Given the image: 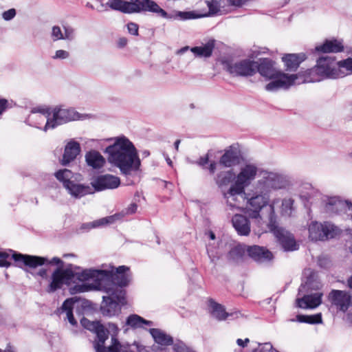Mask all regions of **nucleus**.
I'll return each instance as SVG.
<instances>
[{
  "label": "nucleus",
  "instance_id": "nucleus-1",
  "mask_svg": "<svg viewBox=\"0 0 352 352\" xmlns=\"http://www.w3.org/2000/svg\"><path fill=\"white\" fill-rule=\"evenodd\" d=\"M129 268L121 265L111 270L90 269L84 272L80 280H87L89 278L96 281L94 288L106 293L102 296L100 311L104 316L113 317L118 316L121 311V307L126 304V291L123 287L128 285L130 278L126 274Z\"/></svg>",
  "mask_w": 352,
  "mask_h": 352
},
{
  "label": "nucleus",
  "instance_id": "nucleus-2",
  "mask_svg": "<svg viewBox=\"0 0 352 352\" xmlns=\"http://www.w3.org/2000/svg\"><path fill=\"white\" fill-rule=\"evenodd\" d=\"M113 140V144L104 150L109 162L118 168L126 177L135 175L140 170L141 162L134 144L124 135Z\"/></svg>",
  "mask_w": 352,
  "mask_h": 352
},
{
  "label": "nucleus",
  "instance_id": "nucleus-3",
  "mask_svg": "<svg viewBox=\"0 0 352 352\" xmlns=\"http://www.w3.org/2000/svg\"><path fill=\"white\" fill-rule=\"evenodd\" d=\"M352 74V58L336 61L335 56H322L316 66L309 69V82H320L324 79H338Z\"/></svg>",
  "mask_w": 352,
  "mask_h": 352
},
{
  "label": "nucleus",
  "instance_id": "nucleus-4",
  "mask_svg": "<svg viewBox=\"0 0 352 352\" xmlns=\"http://www.w3.org/2000/svg\"><path fill=\"white\" fill-rule=\"evenodd\" d=\"M257 171V167L251 164H245L241 168L239 173L235 176L234 183L231 185L227 192H223V197L226 199L227 204L230 208L237 207L236 196L245 194V188L254 180Z\"/></svg>",
  "mask_w": 352,
  "mask_h": 352
},
{
  "label": "nucleus",
  "instance_id": "nucleus-5",
  "mask_svg": "<svg viewBox=\"0 0 352 352\" xmlns=\"http://www.w3.org/2000/svg\"><path fill=\"white\" fill-rule=\"evenodd\" d=\"M39 111L38 115L42 118V122H45L43 129L47 131L54 129L59 125H62L72 120H77L79 114L73 109H64L58 107L54 108L46 107V109H35L32 116H36L35 112Z\"/></svg>",
  "mask_w": 352,
  "mask_h": 352
},
{
  "label": "nucleus",
  "instance_id": "nucleus-6",
  "mask_svg": "<svg viewBox=\"0 0 352 352\" xmlns=\"http://www.w3.org/2000/svg\"><path fill=\"white\" fill-rule=\"evenodd\" d=\"M54 176L63 184L67 193L74 199H78L94 192L91 186L78 183L77 175L69 169H60L54 173Z\"/></svg>",
  "mask_w": 352,
  "mask_h": 352
},
{
  "label": "nucleus",
  "instance_id": "nucleus-7",
  "mask_svg": "<svg viewBox=\"0 0 352 352\" xmlns=\"http://www.w3.org/2000/svg\"><path fill=\"white\" fill-rule=\"evenodd\" d=\"M273 205L270 206V214H269V222L267 224L270 232L276 238L278 243L285 252L295 251L299 245L296 243L294 235L285 228L278 226Z\"/></svg>",
  "mask_w": 352,
  "mask_h": 352
},
{
  "label": "nucleus",
  "instance_id": "nucleus-8",
  "mask_svg": "<svg viewBox=\"0 0 352 352\" xmlns=\"http://www.w3.org/2000/svg\"><path fill=\"white\" fill-rule=\"evenodd\" d=\"M245 200H246L244 208L245 213L252 219L261 218L260 212L261 210L269 206L274 205V203L270 204V196L268 193L261 191L257 188L256 191L252 193H246L240 195ZM274 207V206H273Z\"/></svg>",
  "mask_w": 352,
  "mask_h": 352
},
{
  "label": "nucleus",
  "instance_id": "nucleus-9",
  "mask_svg": "<svg viewBox=\"0 0 352 352\" xmlns=\"http://www.w3.org/2000/svg\"><path fill=\"white\" fill-rule=\"evenodd\" d=\"M87 271L85 270L82 274H78L73 271V265L72 264H69L65 269L57 267L52 274L51 282L46 289L47 292L54 293L61 289L64 284H69L75 278L80 280L78 277H81V275Z\"/></svg>",
  "mask_w": 352,
  "mask_h": 352
},
{
  "label": "nucleus",
  "instance_id": "nucleus-10",
  "mask_svg": "<svg viewBox=\"0 0 352 352\" xmlns=\"http://www.w3.org/2000/svg\"><path fill=\"white\" fill-rule=\"evenodd\" d=\"M12 253V258L16 263V266L22 267V265L29 267L30 268H36L38 266H41L45 263L50 265H56L58 267L63 268V261L58 257H54L52 260L48 261L45 257L32 256L28 254H23L21 253L16 252L12 250H9Z\"/></svg>",
  "mask_w": 352,
  "mask_h": 352
},
{
  "label": "nucleus",
  "instance_id": "nucleus-11",
  "mask_svg": "<svg viewBox=\"0 0 352 352\" xmlns=\"http://www.w3.org/2000/svg\"><path fill=\"white\" fill-rule=\"evenodd\" d=\"M342 230L334 224L325 221L323 223L312 222L309 224V239L311 241H327L336 238Z\"/></svg>",
  "mask_w": 352,
  "mask_h": 352
},
{
  "label": "nucleus",
  "instance_id": "nucleus-12",
  "mask_svg": "<svg viewBox=\"0 0 352 352\" xmlns=\"http://www.w3.org/2000/svg\"><path fill=\"white\" fill-rule=\"evenodd\" d=\"M130 10L131 14L149 12L155 13L158 16L164 19H177L176 11L168 13L153 0H130Z\"/></svg>",
  "mask_w": 352,
  "mask_h": 352
},
{
  "label": "nucleus",
  "instance_id": "nucleus-13",
  "mask_svg": "<svg viewBox=\"0 0 352 352\" xmlns=\"http://www.w3.org/2000/svg\"><path fill=\"white\" fill-rule=\"evenodd\" d=\"M225 69L233 76H252L255 74L256 61L246 58L236 62L226 61Z\"/></svg>",
  "mask_w": 352,
  "mask_h": 352
},
{
  "label": "nucleus",
  "instance_id": "nucleus-14",
  "mask_svg": "<svg viewBox=\"0 0 352 352\" xmlns=\"http://www.w3.org/2000/svg\"><path fill=\"white\" fill-rule=\"evenodd\" d=\"M206 2L208 8V11L207 12L197 13L195 11H176L177 19L186 21L217 14L220 12V8L222 7L221 4L222 2H224V0H211L206 1Z\"/></svg>",
  "mask_w": 352,
  "mask_h": 352
},
{
  "label": "nucleus",
  "instance_id": "nucleus-15",
  "mask_svg": "<svg viewBox=\"0 0 352 352\" xmlns=\"http://www.w3.org/2000/svg\"><path fill=\"white\" fill-rule=\"evenodd\" d=\"M325 202L324 211L329 215L349 214L351 212L352 203L348 201L342 200L338 197H327L323 200Z\"/></svg>",
  "mask_w": 352,
  "mask_h": 352
},
{
  "label": "nucleus",
  "instance_id": "nucleus-16",
  "mask_svg": "<svg viewBox=\"0 0 352 352\" xmlns=\"http://www.w3.org/2000/svg\"><path fill=\"white\" fill-rule=\"evenodd\" d=\"M328 300L338 310L346 312L351 305V296L348 292L332 289L328 295Z\"/></svg>",
  "mask_w": 352,
  "mask_h": 352
},
{
  "label": "nucleus",
  "instance_id": "nucleus-17",
  "mask_svg": "<svg viewBox=\"0 0 352 352\" xmlns=\"http://www.w3.org/2000/svg\"><path fill=\"white\" fill-rule=\"evenodd\" d=\"M284 186L282 177L274 173H267L266 175L258 180L256 188L261 191H264L270 195L272 190L280 189Z\"/></svg>",
  "mask_w": 352,
  "mask_h": 352
},
{
  "label": "nucleus",
  "instance_id": "nucleus-18",
  "mask_svg": "<svg viewBox=\"0 0 352 352\" xmlns=\"http://www.w3.org/2000/svg\"><path fill=\"white\" fill-rule=\"evenodd\" d=\"M297 78L296 74H286L279 73L277 77L272 80L265 86V89L267 91H276L280 89H288L290 86L294 84L295 80Z\"/></svg>",
  "mask_w": 352,
  "mask_h": 352
},
{
  "label": "nucleus",
  "instance_id": "nucleus-19",
  "mask_svg": "<svg viewBox=\"0 0 352 352\" xmlns=\"http://www.w3.org/2000/svg\"><path fill=\"white\" fill-rule=\"evenodd\" d=\"M91 184L94 190L102 191L107 189L117 188L120 184V179L118 177L113 175H101L91 182Z\"/></svg>",
  "mask_w": 352,
  "mask_h": 352
},
{
  "label": "nucleus",
  "instance_id": "nucleus-20",
  "mask_svg": "<svg viewBox=\"0 0 352 352\" xmlns=\"http://www.w3.org/2000/svg\"><path fill=\"white\" fill-rule=\"evenodd\" d=\"M246 253L257 263H265L273 259V254L269 250L257 245H246Z\"/></svg>",
  "mask_w": 352,
  "mask_h": 352
},
{
  "label": "nucleus",
  "instance_id": "nucleus-21",
  "mask_svg": "<svg viewBox=\"0 0 352 352\" xmlns=\"http://www.w3.org/2000/svg\"><path fill=\"white\" fill-rule=\"evenodd\" d=\"M274 61L270 58H263L260 63L256 62L255 74L258 72L262 76L267 79H274L277 77L278 72L274 67Z\"/></svg>",
  "mask_w": 352,
  "mask_h": 352
},
{
  "label": "nucleus",
  "instance_id": "nucleus-22",
  "mask_svg": "<svg viewBox=\"0 0 352 352\" xmlns=\"http://www.w3.org/2000/svg\"><path fill=\"white\" fill-rule=\"evenodd\" d=\"M240 153L238 148L234 146H229L225 150L219 160V164L224 167H232L239 163Z\"/></svg>",
  "mask_w": 352,
  "mask_h": 352
},
{
  "label": "nucleus",
  "instance_id": "nucleus-23",
  "mask_svg": "<svg viewBox=\"0 0 352 352\" xmlns=\"http://www.w3.org/2000/svg\"><path fill=\"white\" fill-rule=\"evenodd\" d=\"M295 307L300 309H308V276L303 272L302 283L295 301Z\"/></svg>",
  "mask_w": 352,
  "mask_h": 352
},
{
  "label": "nucleus",
  "instance_id": "nucleus-24",
  "mask_svg": "<svg viewBox=\"0 0 352 352\" xmlns=\"http://www.w3.org/2000/svg\"><path fill=\"white\" fill-rule=\"evenodd\" d=\"M315 50L322 53H340L344 50V47L342 40L327 39L322 45L316 46Z\"/></svg>",
  "mask_w": 352,
  "mask_h": 352
},
{
  "label": "nucleus",
  "instance_id": "nucleus-25",
  "mask_svg": "<svg viewBox=\"0 0 352 352\" xmlns=\"http://www.w3.org/2000/svg\"><path fill=\"white\" fill-rule=\"evenodd\" d=\"M80 152V146L78 142L73 140L69 142L65 147L61 164L67 166L76 158Z\"/></svg>",
  "mask_w": 352,
  "mask_h": 352
},
{
  "label": "nucleus",
  "instance_id": "nucleus-26",
  "mask_svg": "<svg viewBox=\"0 0 352 352\" xmlns=\"http://www.w3.org/2000/svg\"><path fill=\"white\" fill-rule=\"evenodd\" d=\"M232 226L238 234L248 236L250 232L249 219L242 214H235L232 218Z\"/></svg>",
  "mask_w": 352,
  "mask_h": 352
},
{
  "label": "nucleus",
  "instance_id": "nucleus-27",
  "mask_svg": "<svg viewBox=\"0 0 352 352\" xmlns=\"http://www.w3.org/2000/svg\"><path fill=\"white\" fill-rule=\"evenodd\" d=\"M305 58V54H286L283 56L282 60L287 71L295 72Z\"/></svg>",
  "mask_w": 352,
  "mask_h": 352
},
{
  "label": "nucleus",
  "instance_id": "nucleus-28",
  "mask_svg": "<svg viewBox=\"0 0 352 352\" xmlns=\"http://www.w3.org/2000/svg\"><path fill=\"white\" fill-rule=\"evenodd\" d=\"M85 161L87 165L93 169H100L102 168L106 160L104 157L96 150H91L85 154Z\"/></svg>",
  "mask_w": 352,
  "mask_h": 352
},
{
  "label": "nucleus",
  "instance_id": "nucleus-29",
  "mask_svg": "<svg viewBox=\"0 0 352 352\" xmlns=\"http://www.w3.org/2000/svg\"><path fill=\"white\" fill-rule=\"evenodd\" d=\"M148 332L155 343L162 346H170L173 344V338L160 329L151 328Z\"/></svg>",
  "mask_w": 352,
  "mask_h": 352
},
{
  "label": "nucleus",
  "instance_id": "nucleus-30",
  "mask_svg": "<svg viewBox=\"0 0 352 352\" xmlns=\"http://www.w3.org/2000/svg\"><path fill=\"white\" fill-rule=\"evenodd\" d=\"M215 47V40L210 39L206 43L201 46H195L190 48V51L195 57L209 58L212 56Z\"/></svg>",
  "mask_w": 352,
  "mask_h": 352
},
{
  "label": "nucleus",
  "instance_id": "nucleus-31",
  "mask_svg": "<svg viewBox=\"0 0 352 352\" xmlns=\"http://www.w3.org/2000/svg\"><path fill=\"white\" fill-rule=\"evenodd\" d=\"M208 306L212 316L217 320L221 321L226 320L228 316H232V314H228L226 311L224 306L216 302L213 299L208 300Z\"/></svg>",
  "mask_w": 352,
  "mask_h": 352
},
{
  "label": "nucleus",
  "instance_id": "nucleus-32",
  "mask_svg": "<svg viewBox=\"0 0 352 352\" xmlns=\"http://www.w3.org/2000/svg\"><path fill=\"white\" fill-rule=\"evenodd\" d=\"M94 333L96 334L97 342H94V347L96 352H106L104 342L108 339V333L107 329L101 323L96 329Z\"/></svg>",
  "mask_w": 352,
  "mask_h": 352
},
{
  "label": "nucleus",
  "instance_id": "nucleus-33",
  "mask_svg": "<svg viewBox=\"0 0 352 352\" xmlns=\"http://www.w3.org/2000/svg\"><path fill=\"white\" fill-rule=\"evenodd\" d=\"M246 245H238L232 248L228 253V259L234 263H239L242 262L245 256Z\"/></svg>",
  "mask_w": 352,
  "mask_h": 352
},
{
  "label": "nucleus",
  "instance_id": "nucleus-34",
  "mask_svg": "<svg viewBox=\"0 0 352 352\" xmlns=\"http://www.w3.org/2000/svg\"><path fill=\"white\" fill-rule=\"evenodd\" d=\"M120 214H114L112 216L104 217L92 222L82 223L80 226L82 230H89L92 228H98L102 226L113 223L115 221L116 217Z\"/></svg>",
  "mask_w": 352,
  "mask_h": 352
},
{
  "label": "nucleus",
  "instance_id": "nucleus-35",
  "mask_svg": "<svg viewBox=\"0 0 352 352\" xmlns=\"http://www.w3.org/2000/svg\"><path fill=\"white\" fill-rule=\"evenodd\" d=\"M126 324L130 326L133 329H144V324L153 326V322L151 320H147L137 314H131L127 317Z\"/></svg>",
  "mask_w": 352,
  "mask_h": 352
},
{
  "label": "nucleus",
  "instance_id": "nucleus-36",
  "mask_svg": "<svg viewBox=\"0 0 352 352\" xmlns=\"http://www.w3.org/2000/svg\"><path fill=\"white\" fill-rule=\"evenodd\" d=\"M234 179H236V177L233 170H223L217 173L215 182L219 188H223L228 186Z\"/></svg>",
  "mask_w": 352,
  "mask_h": 352
},
{
  "label": "nucleus",
  "instance_id": "nucleus-37",
  "mask_svg": "<svg viewBox=\"0 0 352 352\" xmlns=\"http://www.w3.org/2000/svg\"><path fill=\"white\" fill-rule=\"evenodd\" d=\"M76 302H77V299L76 298V297L67 298L63 302V303L60 307V309H62L63 311L66 312L67 318L69 322L73 326H75L77 324V322H76V319L74 318V316L73 314L74 305V303Z\"/></svg>",
  "mask_w": 352,
  "mask_h": 352
},
{
  "label": "nucleus",
  "instance_id": "nucleus-38",
  "mask_svg": "<svg viewBox=\"0 0 352 352\" xmlns=\"http://www.w3.org/2000/svg\"><path fill=\"white\" fill-rule=\"evenodd\" d=\"M107 4L112 10L120 11L125 14H131L130 1L123 0H109Z\"/></svg>",
  "mask_w": 352,
  "mask_h": 352
},
{
  "label": "nucleus",
  "instance_id": "nucleus-39",
  "mask_svg": "<svg viewBox=\"0 0 352 352\" xmlns=\"http://www.w3.org/2000/svg\"><path fill=\"white\" fill-rule=\"evenodd\" d=\"M322 292L309 293V309L318 307L322 303Z\"/></svg>",
  "mask_w": 352,
  "mask_h": 352
},
{
  "label": "nucleus",
  "instance_id": "nucleus-40",
  "mask_svg": "<svg viewBox=\"0 0 352 352\" xmlns=\"http://www.w3.org/2000/svg\"><path fill=\"white\" fill-rule=\"evenodd\" d=\"M122 349V352H142L144 347L136 342H134L133 344H130L128 342H123Z\"/></svg>",
  "mask_w": 352,
  "mask_h": 352
},
{
  "label": "nucleus",
  "instance_id": "nucleus-41",
  "mask_svg": "<svg viewBox=\"0 0 352 352\" xmlns=\"http://www.w3.org/2000/svg\"><path fill=\"white\" fill-rule=\"evenodd\" d=\"M81 325L86 329L94 332L98 327L100 325V322L99 321H90L87 318L83 317L80 320Z\"/></svg>",
  "mask_w": 352,
  "mask_h": 352
},
{
  "label": "nucleus",
  "instance_id": "nucleus-42",
  "mask_svg": "<svg viewBox=\"0 0 352 352\" xmlns=\"http://www.w3.org/2000/svg\"><path fill=\"white\" fill-rule=\"evenodd\" d=\"M322 287V284L314 272H309V289L318 290Z\"/></svg>",
  "mask_w": 352,
  "mask_h": 352
},
{
  "label": "nucleus",
  "instance_id": "nucleus-43",
  "mask_svg": "<svg viewBox=\"0 0 352 352\" xmlns=\"http://www.w3.org/2000/svg\"><path fill=\"white\" fill-rule=\"evenodd\" d=\"M294 200L292 199H284L282 201L281 211L283 215L290 216L293 209Z\"/></svg>",
  "mask_w": 352,
  "mask_h": 352
},
{
  "label": "nucleus",
  "instance_id": "nucleus-44",
  "mask_svg": "<svg viewBox=\"0 0 352 352\" xmlns=\"http://www.w3.org/2000/svg\"><path fill=\"white\" fill-rule=\"evenodd\" d=\"M138 209V205L135 203L131 204L127 208L124 209L121 212L117 213L116 214H120L118 217L116 218L115 221L121 219L125 215L133 214L135 213Z\"/></svg>",
  "mask_w": 352,
  "mask_h": 352
},
{
  "label": "nucleus",
  "instance_id": "nucleus-45",
  "mask_svg": "<svg viewBox=\"0 0 352 352\" xmlns=\"http://www.w3.org/2000/svg\"><path fill=\"white\" fill-rule=\"evenodd\" d=\"M123 342L121 343L118 338H113L111 344L106 348V352H122Z\"/></svg>",
  "mask_w": 352,
  "mask_h": 352
},
{
  "label": "nucleus",
  "instance_id": "nucleus-46",
  "mask_svg": "<svg viewBox=\"0 0 352 352\" xmlns=\"http://www.w3.org/2000/svg\"><path fill=\"white\" fill-rule=\"evenodd\" d=\"M41 109H43V108L42 107H36V108L32 109L31 111V114L29 116V119L32 121H33V120L37 121L38 120V122H34V125L35 126V127L38 128V129H41L42 125L44 124V122H42V118L39 116H35L34 117V116H32V115H33L34 110ZM35 114L40 115L41 112L39 111H38L35 112Z\"/></svg>",
  "mask_w": 352,
  "mask_h": 352
},
{
  "label": "nucleus",
  "instance_id": "nucleus-47",
  "mask_svg": "<svg viewBox=\"0 0 352 352\" xmlns=\"http://www.w3.org/2000/svg\"><path fill=\"white\" fill-rule=\"evenodd\" d=\"M10 255L6 251H0V267H8L11 265V263L9 261Z\"/></svg>",
  "mask_w": 352,
  "mask_h": 352
},
{
  "label": "nucleus",
  "instance_id": "nucleus-48",
  "mask_svg": "<svg viewBox=\"0 0 352 352\" xmlns=\"http://www.w3.org/2000/svg\"><path fill=\"white\" fill-rule=\"evenodd\" d=\"M173 350L174 352H194L191 349L187 346L183 342L173 343Z\"/></svg>",
  "mask_w": 352,
  "mask_h": 352
},
{
  "label": "nucleus",
  "instance_id": "nucleus-49",
  "mask_svg": "<svg viewBox=\"0 0 352 352\" xmlns=\"http://www.w3.org/2000/svg\"><path fill=\"white\" fill-rule=\"evenodd\" d=\"M51 36L54 41L63 40V33L59 26L54 25L52 27Z\"/></svg>",
  "mask_w": 352,
  "mask_h": 352
},
{
  "label": "nucleus",
  "instance_id": "nucleus-50",
  "mask_svg": "<svg viewBox=\"0 0 352 352\" xmlns=\"http://www.w3.org/2000/svg\"><path fill=\"white\" fill-rule=\"evenodd\" d=\"M107 333H111V340L113 338H117L118 333L120 331L118 325L115 323L109 322L107 329Z\"/></svg>",
  "mask_w": 352,
  "mask_h": 352
},
{
  "label": "nucleus",
  "instance_id": "nucleus-51",
  "mask_svg": "<svg viewBox=\"0 0 352 352\" xmlns=\"http://www.w3.org/2000/svg\"><path fill=\"white\" fill-rule=\"evenodd\" d=\"M63 40L72 41L74 38V30L70 26L64 27Z\"/></svg>",
  "mask_w": 352,
  "mask_h": 352
},
{
  "label": "nucleus",
  "instance_id": "nucleus-52",
  "mask_svg": "<svg viewBox=\"0 0 352 352\" xmlns=\"http://www.w3.org/2000/svg\"><path fill=\"white\" fill-rule=\"evenodd\" d=\"M273 349V346L270 342L259 344L258 348L253 350L252 352H270Z\"/></svg>",
  "mask_w": 352,
  "mask_h": 352
},
{
  "label": "nucleus",
  "instance_id": "nucleus-53",
  "mask_svg": "<svg viewBox=\"0 0 352 352\" xmlns=\"http://www.w3.org/2000/svg\"><path fill=\"white\" fill-rule=\"evenodd\" d=\"M69 57V52H67L66 50H58L56 51L55 54L52 56V58L63 60V59L68 58Z\"/></svg>",
  "mask_w": 352,
  "mask_h": 352
},
{
  "label": "nucleus",
  "instance_id": "nucleus-54",
  "mask_svg": "<svg viewBox=\"0 0 352 352\" xmlns=\"http://www.w3.org/2000/svg\"><path fill=\"white\" fill-rule=\"evenodd\" d=\"M322 322V318L320 313L309 315V324H321Z\"/></svg>",
  "mask_w": 352,
  "mask_h": 352
},
{
  "label": "nucleus",
  "instance_id": "nucleus-55",
  "mask_svg": "<svg viewBox=\"0 0 352 352\" xmlns=\"http://www.w3.org/2000/svg\"><path fill=\"white\" fill-rule=\"evenodd\" d=\"M16 15V10L14 8L9 9L7 11L3 12V19L6 21H10Z\"/></svg>",
  "mask_w": 352,
  "mask_h": 352
},
{
  "label": "nucleus",
  "instance_id": "nucleus-56",
  "mask_svg": "<svg viewBox=\"0 0 352 352\" xmlns=\"http://www.w3.org/2000/svg\"><path fill=\"white\" fill-rule=\"evenodd\" d=\"M129 32L132 35H138V25L135 23H129L127 24Z\"/></svg>",
  "mask_w": 352,
  "mask_h": 352
},
{
  "label": "nucleus",
  "instance_id": "nucleus-57",
  "mask_svg": "<svg viewBox=\"0 0 352 352\" xmlns=\"http://www.w3.org/2000/svg\"><path fill=\"white\" fill-rule=\"evenodd\" d=\"M309 199L313 197H316V199H320L322 198L321 193L315 188L309 185Z\"/></svg>",
  "mask_w": 352,
  "mask_h": 352
},
{
  "label": "nucleus",
  "instance_id": "nucleus-58",
  "mask_svg": "<svg viewBox=\"0 0 352 352\" xmlns=\"http://www.w3.org/2000/svg\"><path fill=\"white\" fill-rule=\"evenodd\" d=\"M289 320L291 322L308 323V315L297 314L295 318H292Z\"/></svg>",
  "mask_w": 352,
  "mask_h": 352
},
{
  "label": "nucleus",
  "instance_id": "nucleus-59",
  "mask_svg": "<svg viewBox=\"0 0 352 352\" xmlns=\"http://www.w3.org/2000/svg\"><path fill=\"white\" fill-rule=\"evenodd\" d=\"M208 255L212 263H215L219 258V256L214 252V250L208 248L207 249Z\"/></svg>",
  "mask_w": 352,
  "mask_h": 352
},
{
  "label": "nucleus",
  "instance_id": "nucleus-60",
  "mask_svg": "<svg viewBox=\"0 0 352 352\" xmlns=\"http://www.w3.org/2000/svg\"><path fill=\"white\" fill-rule=\"evenodd\" d=\"M9 107L8 101L6 99H0V116Z\"/></svg>",
  "mask_w": 352,
  "mask_h": 352
},
{
  "label": "nucleus",
  "instance_id": "nucleus-61",
  "mask_svg": "<svg viewBox=\"0 0 352 352\" xmlns=\"http://www.w3.org/2000/svg\"><path fill=\"white\" fill-rule=\"evenodd\" d=\"M231 6L241 7L249 0H227Z\"/></svg>",
  "mask_w": 352,
  "mask_h": 352
},
{
  "label": "nucleus",
  "instance_id": "nucleus-62",
  "mask_svg": "<svg viewBox=\"0 0 352 352\" xmlns=\"http://www.w3.org/2000/svg\"><path fill=\"white\" fill-rule=\"evenodd\" d=\"M209 162V156L208 155H206L205 156L200 157L197 164L202 167H204L206 164H207Z\"/></svg>",
  "mask_w": 352,
  "mask_h": 352
},
{
  "label": "nucleus",
  "instance_id": "nucleus-63",
  "mask_svg": "<svg viewBox=\"0 0 352 352\" xmlns=\"http://www.w3.org/2000/svg\"><path fill=\"white\" fill-rule=\"evenodd\" d=\"M72 294L80 293L87 291L85 285H76L71 289Z\"/></svg>",
  "mask_w": 352,
  "mask_h": 352
},
{
  "label": "nucleus",
  "instance_id": "nucleus-64",
  "mask_svg": "<svg viewBox=\"0 0 352 352\" xmlns=\"http://www.w3.org/2000/svg\"><path fill=\"white\" fill-rule=\"evenodd\" d=\"M318 263L321 267H326L328 264V260L324 257H318Z\"/></svg>",
  "mask_w": 352,
  "mask_h": 352
}]
</instances>
